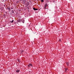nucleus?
Segmentation results:
<instances>
[{
    "mask_svg": "<svg viewBox=\"0 0 74 74\" xmlns=\"http://www.w3.org/2000/svg\"><path fill=\"white\" fill-rule=\"evenodd\" d=\"M33 9L34 10H35V11H37L38 10V9L37 8L36 9L35 8H33Z\"/></svg>",
    "mask_w": 74,
    "mask_h": 74,
    "instance_id": "obj_1",
    "label": "nucleus"
},
{
    "mask_svg": "<svg viewBox=\"0 0 74 74\" xmlns=\"http://www.w3.org/2000/svg\"><path fill=\"white\" fill-rule=\"evenodd\" d=\"M29 66H31V67L32 66L33 67V64H31V63H29Z\"/></svg>",
    "mask_w": 74,
    "mask_h": 74,
    "instance_id": "obj_2",
    "label": "nucleus"
},
{
    "mask_svg": "<svg viewBox=\"0 0 74 74\" xmlns=\"http://www.w3.org/2000/svg\"><path fill=\"white\" fill-rule=\"evenodd\" d=\"M21 22V20H18V22Z\"/></svg>",
    "mask_w": 74,
    "mask_h": 74,
    "instance_id": "obj_3",
    "label": "nucleus"
},
{
    "mask_svg": "<svg viewBox=\"0 0 74 74\" xmlns=\"http://www.w3.org/2000/svg\"><path fill=\"white\" fill-rule=\"evenodd\" d=\"M14 21V20H12V21H10V23H13Z\"/></svg>",
    "mask_w": 74,
    "mask_h": 74,
    "instance_id": "obj_4",
    "label": "nucleus"
},
{
    "mask_svg": "<svg viewBox=\"0 0 74 74\" xmlns=\"http://www.w3.org/2000/svg\"><path fill=\"white\" fill-rule=\"evenodd\" d=\"M19 70H17L16 71V72H17V73H19Z\"/></svg>",
    "mask_w": 74,
    "mask_h": 74,
    "instance_id": "obj_5",
    "label": "nucleus"
},
{
    "mask_svg": "<svg viewBox=\"0 0 74 74\" xmlns=\"http://www.w3.org/2000/svg\"><path fill=\"white\" fill-rule=\"evenodd\" d=\"M47 5H48L47 3H46L45 5V7H47Z\"/></svg>",
    "mask_w": 74,
    "mask_h": 74,
    "instance_id": "obj_6",
    "label": "nucleus"
},
{
    "mask_svg": "<svg viewBox=\"0 0 74 74\" xmlns=\"http://www.w3.org/2000/svg\"><path fill=\"white\" fill-rule=\"evenodd\" d=\"M66 64H67V65L68 66H69V62H67V63H66Z\"/></svg>",
    "mask_w": 74,
    "mask_h": 74,
    "instance_id": "obj_7",
    "label": "nucleus"
},
{
    "mask_svg": "<svg viewBox=\"0 0 74 74\" xmlns=\"http://www.w3.org/2000/svg\"><path fill=\"white\" fill-rule=\"evenodd\" d=\"M8 10L9 11H11V9H10V8H8Z\"/></svg>",
    "mask_w": 74,
    "mask_h": 74,
    "instance_id": "obj_8",
    "label": "nucleus"
},
{
    "mask_svg": "<svg viewBox=\"0 0 74 74\" xmlns=\"http://www.w3.org/2000/svg\"><path fill=\"white\" fill-rule=\"evenodd\" d=\"M41 2H44V0H41Z\"/></svg>",
    "mask_w": 74,
    "mask_h": 74,
    "instance_id": "obj_9",
    "label": "nucleus"
},
{
    "mask_svg": "<svg viewBox=\"0 0 74 74\" xmlns=\"http://www.w3.org/2000/svg\"><path fill=\"white\" fill-rule=\"evenodd\" d=\"M28 66L29 67H30V65H29V64L28 65Z\"/></svg>",
    "mask_w": 74,
    "mask_h": 74,
    "instance_id": "obj_10",
    "label": "nucleus"
},
{
    "mask_svg": "<svg viewBox=\"0 0 74 74\" xmlns=\"http://www.w3.org/2000/svg\"><path fill=\"white\" fill-rule=\"evenodd\" d=\"M18 61L19 62H20V60H18Z\"/></svg>",
    "mask_w": 74,
    "mask_h": 74,
    "instance_id": "obj_11",
    "label": "nucleus"
},
{
    "mask_svg": "<svg viewBox=\"0 0 74 74\" xmlns=\"http://www.w3.org/2000/svg\"><path fill=\"white\" fill-rule=\"evenodd\" d=\"M59 41H61V40L60 39L59 40Z\"/></svg>",
    "mask_w": 74,
    "mask_h": 74,
    "instance_id": "obj_12",
    "label": "nucleus"
},
{
    "mask_svg": "<svg viewBox=\"0 0 74 74\" xmlns=\"http://www.w3.org/2000/svg\"><path fill=\"white\" fill-rule=\"evenodd\" d=\"M23 23H24V21H23Z\"/></svg>",
    "mask_w": 74,
    "mask_h": 74,
    "instance_id": "obj_13",
    "label": "nucleus"
},
{
    "mask_svg": "<svg viewBox=\"0 0 74 74\" xmlns=\"http://www.w3.org/2000/svg\"><path fill=\"white\" fill-rule=\"evenodd\" d=\"M23 21H24V20H23Z\"/></svg>",
    "mask_w": 74,
    "mask_h": 74,
    "instance_id": "obj_14",
    "label": "nucleus"
},
{
    "mask_svg": "<svg viewBox=\"0 0 74 74\" xmlns=\"http://www.w3.org/2000/svg\"><path fill=\"white\" fill-rule=\"evenodd\" d=\"M22 52H23V51H22Z\"/></svg>",
    "mask_w": 74,
    "mask_h": 74,
    "instance_id": "obj_15",
    "label": "nucleus"
}]
</instances>
